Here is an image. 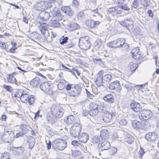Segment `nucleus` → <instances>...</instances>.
<instances>
[{
  "label": "nucleus",
  "mask_w": 159,
  "mask_h": 159,
  "mask_svg": "<svg viewBox=\"0 0 159 159\" xmlns=\"http://www.w3.org/2000/svg\"><path fill=\"white\" fill-rule=\"evenodd\" d=\"M132 125L134 129L139 130L143 129L144 124L139 121L134 120L132 122Z\"/></svg>",
  "instance_id": "aec40b11"
},
{
  "label": "nucleus",
  "mask_w": 159,
  "mask_h": 159,
  "mask_svg": "<svg viewBox=\"0 0 159 159\" xmlns=\"http://www.w3.org/2000/svg\"><path fill=\"white\" fill-rule=\"evenodd\" d=\"M81 91V88L78 85H76L72 88V90L70 92V95L73 97L78 96L80 93Z\"/></svg>",
  "instance_id": "f3484780"
},
{
  "label": "nucleus",
  "mask_w": 159,
  "mask_h": 159,
  "mask_svg": "<svg viewBox=\"0 0 159 159\" xmlns=\"http://www.w3.org/2000/svg\"><path fill=\"white\" fill-rule=\"evenodd\" d=\"M81 153L80 151L75 150L72 151V155L73 157H76L80 156L81 155Z\"/></svg>",
  "instance_id": "603ef678"
},
{
  "label": "nucleus",
  "mask_w": 159,
  "mask_h": 159,
  "mask_svg": "<svg viewBox=\"0 0 159 159\" xmlns=\"http://www.w3.org/2000/svg\"><path fill=\"white\" fill-rule=\"evenodd\" d=\"M107 45L111 48H117L115 40L108 42Z\"/></svg>",
  "instance_id": "c03bdc74"
},
{
  "label": "nucleus",
  "mask_w": 159,
  "mask_h": 159,
  "mask_svg": "<svg viewBox=\"0 0 159 159\" xmlns=\"http://www.w3.org/2000/svg\"><path fill=\"white\" fill-rule=\"evenodd\" d=\"M102 137L101 136H95L92 138V142L94 143H98L100 141Z\"/></svg>",
  "instance_id": "a18cd8bd"
},
{
  "label": "nucleus",
  "mask_w": 159,
  "mask_h": 159,
  "mask_svg": "<svg viewBox=\"0 0 159 159\" xmlns=\"http://www.w3.org/2000/svg\"><path fill=\"white\" fill-rule=\"evenodd\" d=\"M88 36L82 37L79 39V46L82 49L86 50L89 49L91 46V44L89 40Z\"/></svg>",
  "instance_id": "39448f33"
},
{
  "label": "nucleus",
  "mask_w": 159,
  "mask_h": 159,
  "mask_svg": "<svg viewBox=\"0 0 159 159\" xmlns=\"http://www.w3.org/2000/svg\"><path fill=\"white\" fill-rule=\"evenodd\" d=\"M77 16L78 20H81L84 18L85 16V14L83 12H80L78 13Z\"/></svg>",
  "instance_id": "864d4df0"
},
{
  "label": "nucleus",
  "mask_w": 159,
  "mask_h": 159,
  "mask_svg": "<svg viewBox=\"0 0 159 159\" xmlns=\"http://www.w3.org/2000/svg\"><path fill=\"white\" fill-rule=\"evenodd\" d=\"M68 39V38L67 37H64V36L61 37V38L59 39L60 43L61 45L66 43L67 42Z\"/></svg>",
  "instance_id": "37998d69"
},
{
  "label": "nucleus",
  "mask_w": 159,
  "mask_h": 159,
  "mask_svg": "<svg viewBox=\"0 0 159 159\" xmlns=\"http://www.w3.org/2000/svg\"><path fill=\"white\" fill-rule=\"evenodd\" d=\"M117 149L116 147L113 148L111 149V154L113 155L115 154L117 152Z\"/></svg>",
  "instance_id": "69168bd1"
},
{
  "label": "nucleus",
  "mask_w": 159,
  "mask_h": 159,
  "mask_svg": "<svg viewBox=\"0 0 159 159\" xmlns=\"http://www.w3.org/2000/svg\"><path fill=\"white\" fill-rule=\"evenodd\" d=\"M51 84L50 82L42 83L40 86V89L47 94H52L53 92L51 88Z\"/></svg>",
  "instance_id": "6e6552de"
},
{
  "label": "nucleus",
  "mask_w": 159,
  "mask_h": 159,
  "mask_svg": "<svg viewBox=\"0 0 159 159\" xmlns=\"http://www.w3.org/2000/svg\"><path fill=\"white\" fill-rule=\"evenodd\" d=\"M141 4L143 5L145 7H147L149 5L150 0H140Z\"/></svg>",
  "instance_id": "09e8293b"
},
{
  "label": "nucleus",
  "mask_w": 159,
  "mask_h": 159,
  "mask_svg": "<svg viewBox=\"0 0 159 159\" xmlns=\"http://www.w3.org/2000/svg\"><path fill=\"white\" fill-rule=\"evenodd\" d=\"M130 70L132 71H134L136 70L137 67L136 66V64H134L132 62H131L129 66Z\"/></svg>",
  "instance_id": "49530a36"
},
{
  "label": "nucleus",
  "mask_w": 159,
  "mask_h": 159,
  "mask_svg": "<svg viewBox=\"0 0 159 159\" xmlns=\"http://www.w3.org/2000/svg\"><path fill=\"white\" fill-rule=\"evenodd\" d=\"M39 16L41 19L47 20L49 18L50 14L47 12L42 11L40 13Z\"/></svg>",
  "instance_id": "7c9ffc66"
},
{
  "label": "nucleus",
  "mask_w": 159,
  "mask_h": 159,
  "mask_svg": "<svg viewBox=\"0 0 159 159\" xmlns=\"http://www.w3.org/2000/svg\"><path fill=\"white\" fill-rule=\"evenodd\" d=\"M102 78L103 81L109 82L111 79V76L110 74H107L102 76Z\"/></svg>",
  "instance_id": "79ce46f5"
},
{
  "label": "nucleus",
  "mask_w": 159,
  "mask_h": 159,
  "mask_svg": "<svg viewBox=\"0 0 159 159\" xmlns=\"http://www.w3.org/2000/svg\"><path fill=\"white\" fill-rule=\"evenodd\" d=\"M109 134V132L107 129H103L101 131L100 136L102 138L103 137L104 139L107 138Z\"/></svg>",
  "instance_id": "4c0bfd02"
},
{
  "label": "nucleus",
  "mask_w": 159,
  "mask_h": 159,
  "mask_svg": "<svg viewBox=\"0 0 159 159\" xmlns=\"http://www.w3.org/2000/svg\"><path fill=\"white\" fill-rule=\"evenodd\" d=\"M48 8L47 2H42L38 3L37 5V9L39 11H43Z\"/></svg>",
  "instance_id": "a878e982"
},
{
  "label": "nucleus",
  "mask_w": 159,
  "mask_h": 159,
  "mask_svg": "<svg viewBox=\"0 0 159 159\" xmlns=\"http://www.w3.org/2000/svg\"><path fill=\"white\" fill-rule=\"evenodd\" d=\"M20 128L23 132L26 133L27 132L28 129L26 128V125L24 124H22L20 126Z\"/></svg>",
  "instance_id": "6e6d98bb"
},
{
  "label": "nucleus",
  "mask_w": 159,
  "mask_h": 159,
  "mask_svg": "<svg viewBox=\"0 0 159 159\" xmlns=\"http://www.w3.org/2000/svg\"><path fill=\"white\" fill-rule=\"evenodd\" d=\"M118 7L120 8L123 10L128 11L130 10V8H129L126 4H123L122 5H119L118 6Z\"/></svg>",
  "instance_id": "3c124183"
},
{
  "label": "nucleus",
  "mask_w": 159,
  "mask_h": 159,
  "mask_svg": "<svg viewBox=\"0 0 159 159\" xmlns=\"http://www.w3.org/2000/svg\"><path fill=\"white\" fill-rule=\"evenodd\" d=\"M8 81L11 83H15L16 82V79L12 75L10 74L9 75Z\"/></svg>",
  "instance_id": "de8ad7c7"
},
{
  "label": "nucleus",
  "mask_w": 159,
  "mask_h": 159,
  "mask_svg": "<svg viewBox=\"0 0 159 159\" xmlns=\"http://www.w3.org/2000/svg\"><path fill=\"white\" fill-rule=\"evenodd\" d=\"M103 82H104V81L102 80V76H98L96 80L95 81V83L98 87L102 85Z\"/></svg>",
  "instance_id": "e433bc0d"
},
{
  "label": "nucleus",
  "mask_w": 159,
  "mask_h": 159,
  "mask_svg": "<svg viewBox=\"0 0 159 159\" xmlns=\"http://www.w3.org/2000/svg\"><path fill=\"white\" fill-rule=\"evenodd\" d=\"M28 92L20 98V101L23 102H28L30 105H32L34 102V96L33 95H29Z\"/></svg>",
  "instance_id": "0eeeda50"
},
{
  "label": "nucleus",
  "mask_w": 159,
  "mask_h": 159,
  "mask_svg": "<svg viewBox=\"0 0 159 159\" xmlns=\"http://www.w3.org/2000/svg\"><path fill=\"white\" fill-rule=\"evenodd\" d=\"M138 5V1L137 0H134L133 2L132 7L135 8H136Z\"/></svg>",
  "instance_id": "680f3d73"
},
{
  "label": "nucleus",
  "mask_w": 159,
  "mask_h": 159,
  "mask_svg": "<svg viewBox=\"0 0 159 159\" xmlns=\"http://www.w3.org/2000/svg\"><path fill=\"white\" fill-rule=\"evenodd\" d=\"M100 22L99 21H94L93 20H88L86 21L85 24L89 28L91 29L94 28L98 25Z\"/></svg>",
  "instance_id": "4be33fe9"
},
{
  "label": "nucleus",
  "mask_w": 159,
  "mask_h": 159,
  "mask_svg": "<svg viewBox=\"0 0 159 159\" xmlns=\"http://www.w3.org/2000/svg\"><path fill=\"white\" fill-rule=\"evenodd\" d=\"M110 143L107 141H104L98 145L99 151H103L109 149L110 147Z\"/></svg>",
  "instance_id": "4468645a"
},
{
  "label": "nucleus",
  "mask_w": 159,
  "mask_h": 159,
  "mask_svg": "<svg viewBox=\"0 0 159 159\" xmlns=\"http://www.w3.org/2000/svg\"><path fill=\"white\" fill-rule=\"evenodd\" d=\"M102 43L101 39H97L94 42L93 45L95 49H98L100 47Z\"/></svg>",
  "instance_id": "f704fd0d"
},
{
  "label": "nucleus",
  "mask_w": 159,
  "mask_h": 159,
  "mask_svg": "<svg viewBox=\"0 0 159 159\" xmlns=\"http://www.w3.org/2000/svg\"><path fill=\"white\" fill-rule=\"evenodd\" d=\"M67 145L66 142L61 139H57L52 142V147L56 150H63Z\"/></svg>",
  "instance_id": "f257e3e1"
},
{
  "label": "nucleus",
  "mask_w": 159,
  "mask_h": 159,
  "mask_svg": "<svg viewBox=\"0 0 159 159\" xmlns=\"http://www.w3.org/2000/svg\"><path fill=\"white\" fill-rule=\"evenodd\" d=\"M51 112L57 118H60L63 115L64 110L60 106L57 105H53L50 109Z\"/></svg>",
  "instance_id": "7ed1b4c3"
},
{
  "label": "nucleus",
  "mask_w": 159,
  "mask_h": 159,
  "mask_svg": "<svg viewBox=\"0 0 159 159\" xmlns=\"http://www.w3.org/2000/svg\"><path fill=\"white\" fill-rule=\"evenodd\" d=\"M3 88L6 89V90L8 92H11L12 91V87L10 86H7L5 85H3Z\"/></svg>",
  "instance_id": "4d7b16f0"
},
{
  "label": "nucleus",
  "mask_w": 159,
  "mask_h": 159,
  "mask_svg": "<svg viewBox=\"0 0 159 159\" xmlns=\"http://www.w3.org/2000/svg\"><path fill=\"white\" fill-rule=\"evenodd\" d=\"M120 23L121 25L125 27L129 30H132L133 28V22L130 19H125L120 21Z\"/></svg>",
  "instance_id": "9b49d317"
},
{
  "label": "nucleus",
  "mask_w": 159,
  "mask_h": 159,
  "mask_svg": "<svg viewBox=\"0 0 159 159\" xmlns=\"http://www.w3.org/2000/svg\"><path fill=\"white\" fill-rule=\"evenodd\" d=\"M71 143L74 146H79L80 144V143L76 140L72 141Z\"/></svg>",
  "instance_id": "338daca9"
},
{
  "label": "nucleus",
  "mask_w": 159,
  "mask_h": 159,
  "mask_svg": "<svg viewBox=\"0 0 159 159\" xmlns=\"http://www.w3.org/2000/svg\"><path fill=\"white\" fill-rule=\"evenodd\" d=\"M50 14L53 16L52 18L57 20H61L62 17L60 11L56 8L51 9L50 10Z\"/></svg>",
  "instance_id": "2eb2a0df"
},
{
  "label": "nucleus",
  "mask_w": 159,
  "mask_h": 159,
  "mask_svg": "<svg viewBox=\"0 0 159 159\" xmlns=\"http://www.w3.org/2000/svg\"><path fill=\"white\" fill-rule=\"evenodd\" d=\"M116 9L114 7L109 8L107 10V13L108 14H111L116 11Z\"/></svg>",
  "instance_id": "052dcab7"
},
{
  "label": "nucleus",
  "mask_w": 159,
  "mask_h": 159,
  "mask_svg": "<svg viewBox=\"0 0 159 159\" xmlns=\"http://www.w3.org/2000/svg\"><path fill=\"white\" fill-rule=\"evenodd\" d=\"M145 84H141V85H136L133 86L134 88V91L136 89L137 90H140L143 87V85H144Z\"/></svg>",
  "instance_id": "bf43d9fd"
},
{
  "label": "nucleus",
  "mask_w": 159,
  "mask_h": 159,
  "mask_svg": "<svg viewBox=\"0 0 159 159\" xmlns=\"http://www.w3.org/2000/svg\"><path fill=\"white\" fill-rule=\"evenodd\" d=\"M66 82L64 80H63V82H59L57 85L58 89L60 90H62L64 89L66 85L64 83H66Z\"/></svg>",
  "instance_id": "a19ab883"
},
{
  "label": "nucleus",
  "mask_w": 159,
  "mask_h": 159,
  "mask_svg": "<svg viewBox=\"0 0 159 159\" xmlns=\"http://www.w3.org/2000/svg\"><path fill=\"white\" fill-rule=\"evenodd\" d=\"M74 43L71 40H69L68 43L66 45L67 48H69L73 47L75 45Z\"/></svg>",
  "instance_id": "5fc2aeb1"
},
{
  "label": "nucleus",
  "mask_w": 159,
  "mask_h": 159,
  "mask_svg": "<svg viewBox=\"0 0 159 159\" xmlns=\"http://www.w3.org/2000/svg\"><path fill=\"white\" fill-rule=\"evenodd\" d=\"M39 28L41 33L44 36H45V34H46L47 32L48 34V25L46 23L41 24Z\"/></svg>",
  "instance_id": "393cba45"
},
{
  "label": "nucleus",
  "mask_w": 159,
  "mask_h": 159,
  "mask_svg": "<svg viewBox=\"0 0 159 159\" xmlns=\"http://www.w3.org/2000/svg\"><path fill=\"white\" fill-rule=\"evenodd\" d=\"M125 140L128 143L131 144L133 142L134 139L133 136L128 135L126 136Z\"/></svg>",
  "instance_id": "58836bf2"
},
{
  "label": "nucleus",
  "mask_w": 159,
  "mask_h": 159,
  "mask_svg": "<svg viewBox=\"0 0 159 159\" xmlns=\"http://www.w3.org/2000/svg\"><path fill=\"white\" fill-rule=\"evenodd\" d=\"M109 88L111 90H116L118 92L120 93L121 90V87L119 81L116 80L111 83L109 86Z\"/></svg>",
  "instance_id": "ddd939ff"
},
{
  "label": "nucleus",
  "mask_w": 159,
  "mask_h": 159,
  "mask_svg": "<svg viewBox=\"0 0 159 159\" xmlns=\"http://www.w3.org/2000/svg\"><path fill=\"white\" fill-rule=\"evenodd\" d=\"M130 107L135 112H140L142 110V106L139 103L134 102H132L130 104Z\"/></svg>",
  "instance_id": "b1692460"
},
{
  "label": "nucleus",
  "mask_w": 159,
  "mask_h": 159,
  "mask_svg": "<svg viewBox=\"0 0 159 159\" xmlns=\"http://www.w3.org/2000/svg\"><path fill=\"white\" fill-rule=\"evenodd\" d=\"M145 152L144 149L141 147L140 149L138 152V154L139 155V157H142Z\"/></svg>",
  "instance_id": "13d9d810"
},
{
  "label": "nucleus",
  "mask_w": 159,
  "mask_h": 159,
  "mask_svg": "<svg viewBox=\"0 0 159 159\" xmlns=\"http://www.w3.org/2000/svg\"><path fill=\"white\" fill-rule=\"evenodd\" d=\"M15 150L17 152V154L19 155L23 153L24 149L23 147H20L15 148Z\"/></svg>",
  "instance_id": "ea45409f"
},
{
  "label": "nucleus",
  "mask_w": 159,
  "mask_h": 159,
  "mask_svg": "<svg viewBox=\"0 0 159 159\" xmlns=\"http://www.w3.org/2000/svg\"><path fill=\"white\" fill-rule=\"evenodd\" d=\"M132 56L134 59H139L142 57V54L139 49L138 48H135L131 51Z\"/></svg>",
  "instance_id": "a211bd4d"
},
{
  "label": "nucleus",
  "mask_w": 159,
  "mask_h": 159,
  "mask_svg": "<svg viewBox=\"0 0 159 159\" xmlns=\"http://www.w3.org/2000/svg\"><path fill=\"white\" fill-rule=\"evenodd\" d=\"M14 133L12 131H8L6 132L2 137V140L5 142L10 143L14 140Z\"/></svg>",
  "instance_id": "423d86ee"
},
{
  "label": "nucleus",
  "mask_w": 159,
  "mask_h": 159,
  "mask_svg": "<svg viewBox=\"0 0 159 159\" xmlns=\"http://www.w3.org/2000/svg\"><path fill=\"white\" fill-rule=\"evenodd\" d=\"M81 129V126L79 123H75L70 129L69 131L70 134L73 137H78L80 135Z\"/></svg>",
  "instance_id": "f03ea898"
},
{
  "label": "nucleus",
  "mask_w": 159,
  "mask_h": 159,
  "mask_svg": "<svg viewBox=\"0 0 159 159\" xmlns=\"http://www.w3.org/2000/svg\"><path fill=\"white\" fill-rule=\"evenodd\" d=\"M28 93V89L25 88L17 89L16 92L12 93V96L15 97L20 98L22 96L25 95Z\"/></svg>",
  "instance_id": "f8f14e48"
},
{
  "label": "nucleus",
  "mask_w": 159,
  "mask_h": 159,
  "mask_svg": "<svg viewBox=\"0 0 159 159\" xmlns=\"http://www.w3.org/2000/svg\"><path fill=\"white\" fill-rule=\"evenodd\" d=\"M10 154L8 152H4L2 154L1 159H10Z\"/></svg>",
  "instance_id": "8fccbe9b"
},
{
  "label": "nucleus",
  "mask_w": 159,
  "mask_h": 159,
  "mask_svg": "<svg viewBox=\"0 0 159 159\" xmlns=\"http://www.w3.org/2000/svg\"><path fill=\"white\" fill-rule=\"evenodd\" d=\"M103 99L106 102L110 104L113 103L115 100L113 96L111 94H107L104 96Z\"/></svg>",
  "instance_id": "cd10ccee"
},
{
  "label": "nucleus",
  "mask_w": 159,
  "mask_h": 159,
  "mask_svg": "<svg viewBox=\"0 0 159 159\" xmlns=\"http://www.w3.org/2000/svg\"><path fill=\"white\" fill-rule=\"evenodd\" d=\"M157 137V134L154 132H148L145 136V138L148 141H154Z\"/></svg>",
  "instance_id": "dca6fc26"
},
{
  "label": "nucleus",
  "mask_w": 159,
  "mask_h": 159,
  "mask_svg": "<svg viewBox=\"0 0 159 159\" xmlns=\"http://www.w3.org/2000/svg\"><path fill=\"white\" fill-rule=\"evenodd\" d=\"M122 85L127 89V92H133L134 88L132 84L127 81H125L122 84Z\"/></svg>",
  "instance_id": "5701e85b"
},
{
  "label": "nucleus",
  "mask_w": 159,
  "mask_h": 159,
  "mask_svg": "<svg viewBox=\"0 0 159 159\" xmlns=\"http://www.w3.org/2000/svg\"><path fill=\"white\" fill-rule=\"evenodd\" d=\"M79 141L83 143H86L89 139L88 134L82 132L78 137Z\"/></svg>",
  "instance_id": "412c9836"
},
{
  "label": "nucleus",
  "mask_w": 159,
  "mask_h": 159,
  "mask_svg": "<svg viewBox=\"0 0 159 159\" xmlns=\"http://www.w3.org/2000/svg\"><path fill=\"white\" fill-rule=\"evenodd\" d=\"M28 142L29 143V148L30 149L34 147L35 143L34 139L32 136L30 137Z\"/></svg>",
  "instance_id": "c9c22d12"
},
{
  "label": "nucleus",
  "mask_w": 159,
  "mask_h": 159,
  "mask_svg": "<svg viewBox=\"0 0 159 159\" xmlns=\"http://www.w3.org/2000/svg\"><path fill=\"white\" fill-rule=\"evenodd\" d=\"M115 111H113L111 112L107 111L104 113L102 120L105 122H109L111 121L113 117L115 116Z\"/></svg>",
  "instance_id": "9d476101"
},
{
  "label": "nucleus",
  "mask_w": 159,
  "mask_h": 159,
  "mask_svg": "<svg viewBox=\"0 0 159 159\" xmlns=\"http://www.w3.org/2000/svg\"><path fill=\"white\" fill-rule=\"evenodd\" d=\"M61 10L64 13L69 16H72L73 14L74 11L70 9V7L68 6L63 7L61 8Z\"/></svg>",
  "instance_id": "bb28decb"
},
{
  "label": "nucleus",
  "mask_w": 159,
  "mask_h": 159,
  "mask_svg": "<svg viewBox=\"0 0 159 159\" xmlns=\"http://www.w3.org/2000/svg\"><path fill=\"white\" fill-rule=\"evenodd\" d=\"M57 117L55 116L53 113L49 112L47 114L46 119L49 123L52 124L56 123L57 120Z\"/></svg>",
  "instance_id": "6ab92c4d"
},
{
  "label": "nucleus",
  "mask_w": 159,
  "mask_h": 159,
  "mask_svg": "<svg viewBox=\"0 0 159 159\" xmlns=\"http://www.w3.org/2000/svg\"><path fill=\"white\" fill-rule=\"evenodd\" d=\"M72 5L75 7H78L79 6V3L77 0H73Z\"/></svg>",
  "instance_id": "0e129e2a"
},
{
  "label": "nucleus",
  "mask_w": 159,
  "mask_h": 159,
  "mask_svg": "<svg viewBox=\"0 0 159 159\" xmlns=\"http://www.w3.org/2000/svg\"><path fill=\"white\" fill-rule=\"evenodd\" d=\"M80 27V26L77 23H73L70 24L68 25V29L70 31H73L77 29Z\"/></svg>",
  "instance_id": "2f4dec72"
},
{
  "label": "nucleus",
  "mask_w": 159,
  "mask_h": 159,
  "mask_svg": "<svg viewBox=\"0 0 159 159\" xmlns=\"http://www.w3.org/2000/svg\"><path fill=\"white\" fill-rule=\"evenodd\" d=\"M153 116V113L150 110L143 109L139 112V118L142 121L150 119Z\"/></svg>",
  "instance_id": "20e7f679"
},
{
  "label": "nucleus",
  "mask_w": 159,
  "mask_h": 159,
  "mask_svg": "<svg viewBox=\"0 0 159 159\" xmlns=\"http://www.w3.org/2000/svg\"><path fill=\"white\" fill-rule=\"evenodd\" d=\"M115 41L116 44L117 48L121 47L124 43L125 42V39L123 38L117 39Z\"/></svg>",
  "instance_id": "72a5a7b5"
},
{
  "label": "nucleus",
  "mask_w": 159,
  "mask_h": 159,
  "mask_svg": "<svg viewBox=\"0 0 159 159\" xmlns=\"http://www.w3.org/2000/svg\"><path fill=\"white\" fill-rule=\"evenodd\" d=\"M26 134V133H25V132H23V131L22 132H20L16 134V136L17 138H18L20 136H22Z\"/></svg>",
  "instance_id": "774afa93"
},
{
  "label": "nucleus",
  "mask_w": 159,
  "mask_h": 159,
  "mask_svg": "<svg viewBox=\"0 0 159 159\" xmlns=\"http://www.w3.org/2000/svg\"><path fill=\"white\" fill-rule=\"evenodd\" d=\"M40 82L39 78L37 77L32 80L30 81V84L33 87H36Z\"/></svg>",
  "instance_id": "c756f323"
},
{
  "label": "nucleus",
  "mask_w": 159,
  "mask_h": 159,
  "mask_svg": "<svg viewBox=\"0 0 159 159\" xmlns=\"http://www.w3.org/2000/svg\"><path fill=\"white\" fill-rule=\"evenodd\" d=\"M90 115L93 116L97 115L99 112L98 105L96 102L91 103L89 105Z\"/></svg>",
  "instance_id": "1a4fd4ad"
},
{
  "label": "nucleus",
  "mask_w": 159,
  "mask_h": 159,
  "mask_svg": "<svg viewBox=\"0 0 159 159\" xmlns=\"http://www.w3.org/2000/svg\"><path fill=\"white\" fill-rule=\"evenodd\" d=\"M64 120L66 124L71 125L75 121L74 116L72 115L68 116L64 118Z\"/></svg>",
  "instance_id": "c85d7f7f"
},
{
  "label": "nucleus",
  "mask_w": 159,
  "mask_h": 159,
  "mask_svg": "<svg viewBox=\"0 0 159 159\" xmlns=\"http://www.w3.org/2000/svg\"><path fill=\"white\" fill-rule=\"evenodd\" d=\"M127 123V121L125 119H122L120 120L119 121V124L120 125H125Z\"/></svg>",
  "instance_id": "e2e57ef3"
},
{
  "label": "nucleus",
  "mask_w": 159,
  "mask_h": 159,
  "mask_svg": "<svg viewBox=\"0 0 159 159\" xmlns=\"http://www.w3.org/2000/svg\"><path fill=\"white\" fill-rule=\"evenodd\" d=\"M54 18H52V19L50 22L51 25L53 27H58L60 25V23L58 22V20H60L54 19Z\"/></svg>",
  "instance_id": "473e14b6"
}]
</instances>
